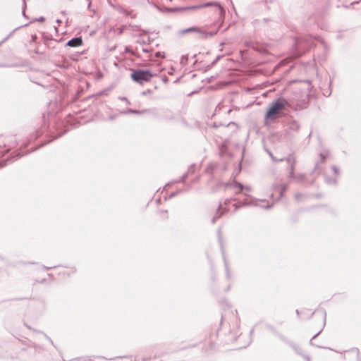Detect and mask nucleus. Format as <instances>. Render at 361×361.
<instances>
[{"mask_svg":"<svg viewBox=\"0 0 361 361\" xmlns=\"http://www.w3.org/2000/svg\"><path fill=\"white\" fill-rule=\"evenodd\" d=\"M286 105V102L283 99L274 101L265 114L266 123H267L268 122L279 118Z\"/></svg>","mask_w":361,"mask_h":361,"instance_id":"obj_1","label":"nucleus"},{"mask_svg":"<svg viewBox=\"0 0 361 361\" xmlns=\"http://www.w3.org/2000/svg\"><path fill=\"white\" fill-rule=\"evenodd\" d=\"M152 77L153 74L149 71H134L131 74L132 80L140 84L150 81Z\"/></svg>","mask_w":361,"mask_h":361,"instance_id":"obj_2","label":"nucleus"},{"mask_svg":"<svg viewBox=\"0 0 361 361\" xmlns=\"http://www.w3.org/2000/svg\"><path fill=\"white\" fill-rule=\"evenodd\" d=\"M82 40L80 37H75L71 40H69L67 43V45L71 47H76L82 45Z\"/></svg>","mask_w":361,"mask_h":361,"instance_id":"obj_3","label":"nucleus"},{"mask_svg":"<svg viewBox=\"0 0 361 361\" xmlns=\"http://www.w3.org/2000/svg\"><path fill=\"white\" fill-rule=\"evenodd\" d=\"M233 188V190H235V193L240 192L243 189V185L238 183H235Z\"/></svg>","mask_w":361,"mask_h":361,"instance_id":"obj_4","label":"nucleus"},{"mask_svg":"<svg viewBox=\"0 0 361 361\" xmlns=\"http://www.w3.org/2000/svg\"><path fill=\"white\" fill-rule=\"evenodd\" d=\"M159 215H160V217H161V219H166V218H167V216H167V211H161V212H159Z\"/></svg>","mask_w":361,"mask_h":361,"instance_id":"obj_5","label":"nucleus"},{"mask_svg":"<svg viewBox=\"0 0 361 361\" xmlns=\"http://www.w3.org/2000/svg\"><path fill=\"white\" fill-rule=\"evenodd\" d=\"M187 32H201L200 29L198 27H190L186 30Z\"/></svg>","mask_w":361,"mask_h":361,"instance_id":"obj_6","label":"nucleus"},{"mask_svg":"<svg viewBox=\"0 0 361 361\" xmlns=\"http://www.w3.org/2000/svg\"><path fill=\"white\" fill-rule=\"evenodd\" d=\"M92 361H106L103 357H96Z\"/></svg>","mask_w":361,"mask_h":361,"instance_id":"obj_7","label":"nucleus"}]
</instances>
